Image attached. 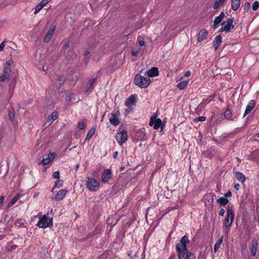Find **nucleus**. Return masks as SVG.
<instances>
[{
    "mask_svg": "<svg viewBox=\"0 0 259 259\" xmlns=\"http://www.w3.org/2000/svg\"><path fill=\"white\" fill-rule=\"evenodd\" d=\"M111 178V171L109 169H105L102 175V181L103 183H107Z\"/></svg>",
    "mask_w": 259,
    "mask_h": 259,
    "instance_id": "9b49d317",
    "label": "nucleus"
},
{
    "mask_svg": "<svg viewBox=\"0 0 259 259\" xmlns=\"http://www.w3.org/2000/svg\"><path fill=\"white\" fill-rule=\"evenodd\" d=\"M221 244L217 242L214 245V252H217L220 248Z\"/></svg>",
    "mask_w": 259,
    "mask_h": 259,
    "instance_id": "a19ab883",
    "label": "nucleus"
},
{
    "mask_svg": "<svg viewBox=\"0 0 259 259\" xmlns=\"http://www.w3.org/2000/svg\"><path fill=\"white\" fill-rule=\"evenodd\" d=\"M235 214L231 207H228L227 211V215L223 223V226L225 228L230 227L234 219Z\"/></svg>",
    "mask_w": 259,
    "mask_h": 259,
    "instance_id": "20e7f679",
    "label": "nucleus"
},
{
    "mask_svg": "<svg viewBox=\"0 0 259 259\" xmlns=\"http://www.w3.org/2000/svg\"><path fill=\"white\" fill-rule=\"evenodd\" d=\"M89 55V52L88 51H85L84 53V56L87 59L88 56Z\"/></svg>",
    "mask_w": 259,
    "mask_h": 259,
    "instance_id": "4d7b16f0",
    "label": "nucleus"
},
{
    "mask_svg": "<svg viewBox=\"0 0 259 259\" xmlns=\"http://www.w3.org/2000/svg\"><path fill=\"white\" fill-rule=\"evenodd\" d=\"M118 154V153L117 151H115L113 155V156L114 158H116Z\"/></svg>",
    "mask_w": 259,
    "mask_h": 259,
    "instance_id": "052dcab7",
    "label": "nucleus"
},
{
    "mask_svg": "<svg viewBox=\"0 0 259 259\" xmlns=\"http://www.w3.org/2000/svg\"><path fill=\"white\" fill-rule=\"evenodd\" d=\"M141 50L140 48L137 49H133L132 51V55L133 56H137L138 54L140 53Z\"/></svg>",
    "mask_w": 259,
    "mask_h": 259,
    "instance_id": "e433bc0d",
    "label": "nucleus"
},
{
    "mask_svg": "<svg viewBox=\"0 0 259 259\" xmlns=\"http://www.w3.org/2000/svg\"><path fill=\"white\" fill-rule=\"evenodd\" d=\"M222 38L221 35L217 36L214 40L213 41V46L214 50L216 51L219 47L221 45L222 42Z\"/></svg>",
    "mask_w": 259,
    "mask_h": 259,
    "instance_id": "aec40b11",
    "label": "nucleus"
},
{
    "mask_svg": "<svg viewBox=\"0 0 259 259\" xmlns=\"http://www.w3.org/2000/svg\"><path fill=\"white\" fill-rule=\"evenodd\" d=\"M69 46V41H65L64 42L63 48L64 49H67Z\"/></svg>",
    "mask_w": 259,
    "mask_h": 259,
    "instance_id": "09e8293b",
    "label": "nucleus"
},
{
    "mask_svg": "<svg viewBox=\"0 0 259 259\" xmlns=\"http://www.w3.org/2000/svg\"><path fill=\"white\" fill-rule=\"evenodd\" d=\"M255 105V102L254 100H251L249 101V102L248 103L246 107V109L243 115V117L246 116L248 114H249L251 112V111L254 107Z\"/></svg>",
    "mask_w": 259,
    "mask_h": 259,
    "instance_id": "ddd939ff",
    "label": "nucleus"
},
{
    "mask_svg": "<svg viewBox=\"0 0 259 259\" xmlns=\"http://www.w3.org/2000/svg\"><path fill=\"white\" fill-rule=\"evenodd\" d=\"M36 225L41 228H46L53 226V221L52 218H49L46 215H44L38 221Z\"/></svg>",
    "mask_w": 259,
    "mask_h": 259,
    "instance_id": "423d86ee",
    "label": "nucleus"
},
{
    "mask_svg": "<svg viewBox=\"0 0 259 259\" xmlns=\"http://www.w3.org/2000/svg\"><path fill=\"white\" fill-rule=\"evenodd\" d=\"M4 198L3 196L0 197V205L3 203V201H4Z\"/></svg>",
    "mask_w": 259,
    "mask_h": 259,
    "instance_id": "e2e57ef3",
    "label": "nucleus"
},
{
    "mask_svg": "<svg viewBox=\"0 0 259 259\" xmlns=\"http://www.w3.org/2000/svg\"><path fill=\"white\" fill-rule=\"evenodd\" d=\"M57 80L59 82L60 85H61L64 83V81L65 80V77L63 76H58Z\"/></svg>",
    "mask_w": 259,
    "mask_h": 259,
    "instance_id": "4c0bfd02",
    "label": "nucleus"
},
{
    "mask_svg": "<svg viewBox=\"0 0 259 259\" xmlns=\"http://www.w3.org/2000/svg\"><path fill=\"white\" fill-rule=\"evenodd\" d=\"M59 171H55L53 174V177L55 179H59Z\"/></svg>",
    "mask_w": 259,
    "mask_h": 259,
    "instance_id": "a18cd8bd",
    "label": "nucleus"
},
{
    "mask_svg": "<svg viewBox=\"0 0 259 259\" xmlns=\"http://www.w3.org/2000/svg\"><path fill=\"white\" fill-rule=\"evenodd\" d=\"M67 192V190L62 189L57 193L54 199L56 201H61L64 198Z\"/></svg>",
    "mask_w": 259,
    "mask_h": 259,
    "instance_id": "2eb2a0df",
    "label": "nucleus"
},
{
    "mask_svg": "<svg viewBox=\"0 0 259 259\" xmlns=\"http://www.w3.org/2000/svg\"><path fill=\"white\" fill-rule=\"evenodd\" d=\"M189 242V238L187 235L184 236L181 239L180 242L176 245V249L178 253L187 254L190 252L187 250L186 243Z\"/></svg>",
    "mask_w": 259,
    "mask_h": 259,
    "instance_id": "f03ea898",
    "label": "nucleus"
},
{
    "mask_svg": "<svg viewBox=\"0 0 259 259\" xmlns=\"http://www.w3.org/2000/svg\"><path fill=\"white\" fill-rule=\"evenodd\" d=\"M191 72H190V71H187V72L185 73V76L186 77H189V76H190L191 75Z\"/></svg>",
    "mask_w": 259,
    "mask_h": 259,
    "instance_id": "6e6d98bb",
    "label": "nucleus"
},
{
    "mask_svg": "<svg viewBox=\"0 0 259 259\" xmlns=\"http://www.w3.org/2000/svg\"><path fill=\"white\" fill-rule=\"evenodd\" d=\"M157 118H155V117H151V119H150V122H149V125L150 126H152L154 125V121L155 120H156Z\"/></svg>",
    "mask_w": 259,
    "mask_h": 259,
    "instance_id": "c03bdc74",
    "label": "nucleus"
},
{
    "mask_svg": "<svg viewBox=\"0 0 259 259\" xmlns=\"http://www.w3.org/2000/svg\"><path fill=\"white\" fill-rule=\"evenodd\" d=\"M79 166V164H77L75 165V169H76V170L78 168Z\"/></svg>",
    "mask_w": 259,
    "mask_h": 259,
    "instance_id": "0e129e2a",
    "label": "nucleus"
},
{
    "mask_svg": "<svg viewBox=\"0 0 259 259\" xmlns=\"http://www.w3.org/2000/svg\"><path fill=\"white\" fill-rule=\"evenodd\" d=\"M56 154L54 153H50L48 154V156L46 158H43L40 161V163L44 165L49 164L52 161L55 157Z\"/></svg>",
    "mask_w": 259,
    "mask_h": 259,
    "instance_id": "4468645a",
    "label": "nucleus"
},
{
    "mask_svg": "<svg viewBox=\"0 0 259 259\" xmlns=\"http://www.w3.org/2000/svg\"><path fill=\"white\" fill-rule=\"evenodd\" d=\"M179 259H195V255L192 252H187V254L178 253Z\"/></svg>",
    "mask_w": 259,
    "mask_h": 259,
    "instance_id": "a211bd4d",
    "label": "nucleus"
},
{
    "mask_svg": "<svg viewBox=\"0 0 259 259\" xmlns=\"http://www.w3.org/2000/svg\"><path fill=\"white\" fill-rule=\"evenodd\" d=\"M86 122L85 121L79 122L77 124V127L79 130H83L86 126Z\"/></svg>",
    "mask_w": 259,
    "mask_h": 259,
    "instance_id": "72a5a7b5",
    "label": "nucleus"
},
{
    "mask_svg": "<svg viewBox=\"0 0 259 259\" xmlns=\"http://www.w3.org/2000/svg\"><path fill=\"white\" fill-rule=\"evenodd\" d=\"M63 181L62 180H58L55 183V186H54L53 189L59 188L63 186Z\"/></svg>",
    "mask_w": 259,
    "mask_h": 259,
    "instance_id": "473e14b6",
    "label": "nucleus"
},
{
    "mask_svg": "<svg viewBox=\"0 0 259 259\" xmlns=\"http://www.w3.org/2000/svg\"><path fill=\"white\" fill-rule=\"evenodd\" d=\"M125 105L128 107H131L132 106L136 105V97L134 95L131 96L126 100L125 103Z\"/></svg>",
    "mask_w": 259,
    "mask_h": 259,
    "instance_id": "6ab92c4d",
    "label": "nucleus"
},
{
    "mask_svg": "<svg viewBox=\"0 0 259 259\" xmlns=\"http://www.w3.org/2000/svg\"><path fill=\"white\" fill-rule=\"evenodd\" d=\"M5 47V41L2 42L0 44V51H3Z\"/></svg>",
    "mask_w": 259,
    "mask_h": 259,
    "instance_id": "8fccbe9b",
    "label": "nucleus"
},
{
    "mask_svg": "<svg viewBox=\"0 0 259 259\" xmlns=\"http://www.w3.org/2000/svg\"><path fill=\"white\" fill-rule=\"evenodd\" d=\"M95 131L96 129L95 127L91 128L87 133V135L85 139V141L89 140L90 139H91V138L94 135Z\"/></svg>",
    "mask_w": 259,
    "mask_h": 259,
    "instance_id": "bb28decb",
    "label": "nucleus"
},
{
    "mask_svg": "<svg viewBox=\"0 0 259 259\" xmlns=\"http://www.w3.org/2000/svg\"><path fill=\"white\" fill-rule=\"evenodd\" d=\"M145 74L149 78V77L156 76L159 74L158 69L157 68L154 67L148 70Z\"/></svg>",
    "mask_w": 259,
    "mask_h": 259,
    "instance_id": "f3484780",
    "label": "nucleus"
},
{
    "mask_svg": "<svg viewBox=\"0 0 259 259\" xmlns=\"http://www.w3.org/2000/svg\"><path fill=\"white\" fill-rule=\"evenodd\" d=\"M188 83V80L182 81L177 84V88L180 90H184L187 87Z\"/></svg>",
    "mask_w": 259,
    "mask_h": 259,
    "instance_id": "cd10ccee",
    "label": "nucleus"
},
{
    "mask_svg": "<svg viewBox=\"0 0 259 259\" xmlns=\"http://www.w3.org/2000/svg\"><path fill=\"white\" fill-rule=\"evenodd\" d=\"M217 202L219 203L220 205H225L229 202V200L227 198L222 197L217 200Z\"/></svg>",
    "mask_w": 259,
    "mask_h": 259,
    "instance_id": "c85d7f7f",
    "label": "nucleus"
},
{
    "mask_svg": "<svg viewBox=\"0 0 259 259\" xmlns=\"http://www.w3.org/2000/svg\"><path fill=\"white\" fill-rule=\"evenodd\" d=\"M162 121L160 118H157L154 121L153 127L155 130H158L161 125Z\"/></svg>",
    "mask_w": 259,
    "mask_h": 259,
    "instance_id": "2f4dec72",
    "label": "nucleus"
},
{
    "mask_svg": "<svg viewBox=\"0 0 259 259\" xmlns=\"http://www.w3.org/2000/svg\"><path fill=\"white\" fill-rule=\"evenodd\" d=\"M255 136L257 137V138H259V133L256 134Z\"/></svg>",
    "mask_w": 259,
    "mask_h": 259,
    "instance_id": "69168bd1",
    "label": "nucleus"
},
{
    "mask_svg": "<svg viewBox=\"0 0 259 259\" xmlns=\"http://www.w3.org/2000/svg\"><path fill=\"white\" fill-rule=\"evenodd\" d=\"M226 1V0H216L213 4V8L217 10L221 7Z\"/></svg>",
    "mask_w": 259,
    "mask_h": 259,
    "instance_id": "a878e982",
    "label": "nucleus"
},
{
    "mask_svg": "<svg viewBox=\"0 0 259 259\" xmlns=\"http://www.w3.org/2000/svg\"><path fill=\"white\" fill-rule=\"evenodd\" d=\"M139 45L140 46L142 47L145 45V42L144 40H141L139 42Z\"/></svg>",
    "mask_w": 259,
    "mask_h": 259,
    "instance_id": "5fc2aeb1",
    "label": "nucleus"
},
{
    "mask_svg": "<svg viewBox=\"0 0 259 259\" xmlns=\"http://www.w3.org/2000/svg\"><path fill=\"white\" fill-rule=\"evenodd\" d=\"M119 112L118 111H114L110 114L109 119L111 124L116 126L119 123Z\"/></svg>",
    "mask_w": 259,
    "mask_h": 259,
    "instance_id": "9d476101",
    "label": "nucleus"
},
{
    "mask_svg": "<svg viewBox=\"0 0 259 259\" xmlns=\"http://www.w3.org/2000/svg\"><path fill=\"white\" fill-rule=\"evenodd\" d=\"M231 195H232V193L230 191H228V192L225 194V197H226V198L229 197H231Z\"/></svg>",
    "mask_w": 259,
    "mask_h": 259,
    "instance_id": "3c124183",
    "label": "nucleus"
},
{
    "mask_svg": "<svg viewBox=\"0 0 259 259\" xmlns=\"http://www.w3.org/2000/svg\"><path fill=\"white\" fill-rule=\"evenodd\" d=\"M250 7V3L248 2H246L244 5V9L247 11L249 10Z\"/></svg>",
    "mask_w": 259,
    "mask_h": 259,
    "instance_id": "79ce46f5",
    "label": "nucleus"
},
{
    "mask_svg": "<svg viewBox=\"0 0 259 259\" xmlns=\"http://www.w3.org/2000/svg\"><path fill=\"white\" fill-rule=\"evenodd\" d=\"M258 246V241L257 238H253L251 242V247L250 251L253 256H255L257 252V248Z\"/></svg>",
    "mask_w": 259,
    "mask_h": 259,
    "instance_id": "f8f14e48",
    "label": "nucleus"
},
{
    "mask_svg": "<svg viewBox=\"0 0 259 259\" xmlns=\"http://www.w3.org/2000/svg\"><path fill=\"white\" fill-rule=\"evenodd\" d=\"M240 0H231V8L234 11H237L240 7Z\"/></svg>",
    "mask_w": 259,
    "mask_h": 259,
    "instance_id": "b1692460",
    "label": "nucleus"
},
{
    "mask_svg": "<svg viewBox=\"0 0 259 259\" xmlns=\"http://www.w3.org/2000/svg\"><path fill=\"white\" fill-rule=\"evenodd\" d=\"M134 81L135 85L141 88H146L150 83V79L146 76V74L144 76H141L139 74H136Z\"/></svg>",
    "mask_w": 259,
    "mask_h": 259,
    "instance_id": "f257e3e1",
    "label": "nucleus"
},
{
    "mask_svg": "<svg viewBox=\"0 0 259 259\" xmlns=\"http://www.w3.org/2000/svg\"><path fill=\"white\" fill-rule=\"evenodd\" d=\"M224 116L227 119L232 120L231 118L232 112H231V110H230V109H228L224 112Z\"/></svg>",
    "mask_w": 259,
    "mask_h": 259,
    "instance_id": "7c9ffc66",
    "label": "nucleus"
},
{
    "mask_svg": "<svg viewBox=\"0 0 259 259\" xmlns=\"http://www.w3.org/2000/svg\"><path fill=\"white\" fill-rule=\"evenodd\" d=\"M97 78L94 77L89 80V82L87 85V88L85 89V92H89L90 90L93 88V85L94 83L96 81Z\"/></svg>",
    "mask_w": 259,
    "mask_h": 259,
    "instance_id": "5701e85b",
    "label": "nucleus"
},
{
    "mask_svg": "<svg viewBox=\"0 0 259 259\" xmlns=\"http://www.w3.org/2000/svg\"><path fill=\"white\" fill-rule=\"evenodd\" d=\"M235 176L236 178L239 182L243 183L245 181V177L243 174L239 172H236L235 174Z\"/></svg>",
    "mask_w": 259,
    "mask_h": 259,
    "instance_id": "c756f323",
    "label": "nucleus"
},
{
    "mask_svg": "<svg viewBox=\"0 0 259 259\" xmlns=\"http://www.w3.org/2000/svg\"><path fill=\"white\" fill-rule=\"evenodd\" d=\"M205 120H206V117L205 116H200V117H197L196 118H195L194 121L196 122H198V121H204Z\"/></svg>",
    "mask_w": 259,
    "mask_h": 259,
    "instance_id": "ea45409f",
    "label": "nucleus"
},
{
    "mask_svg": "<svg viewBox=\"0 0 259 259\" xmlns=\"http://www.w3.org/2000/svg\"><path fill=\"white\" fill-rule=\"evenodd\" d=\"M235 25V23L234 18H229L226 24L224 26H222L219 30V31L229 32L234 28Z\"/></svg>",
    "mask_w": 259,
    "mask_h": 259,
    "instance_id": "0eeeda50",
    "label": "nucleus"
},
{
    "mask_svg": "<svg viewBox=\"0 0 259 259\" xmlns=\"http://www.w3.org/2000/svg\"><path fill=\"white\" fill-rule=\"evenodd\" d=\"M128 138L127 132L125 130L118 132L116 135L117 142L121 145L125 143Z\"/></svg>",
    "mask_w": 259,
    "mask_h": 259,
    "instance_id": "6e6552de",
    "label": "nucleus"
},
{
    "mask_svg": "<svg viewBox=\"0 0 259 259\" xmlns=\"http://www.w3.org/2000/svg\"><path fill=\"white\" fill-rule=\"evenodd\" d=\"M234 188L236 190H238L240 189V185L239 184H235Z\"/></svg>",
    "mask_w": 259,
    "mask_h": 259,
    "instance_id": "864d4df0",
    "label": "nucleus"
},
{
    "mask_svg": "<svg viewBox=\"0 0 259 259\" xmlns=\"http://www.w3.org/2000/svg\"><path fill=\"white\" fill-rule=\"evenodd\" d=\"M259 8V2H255L252 4V9L253 11H256Z\"/></svg>",
    "mask_w": 259,
    "mask_h": 259,
    "instance_id": "c9c22d12",
    "label": "nucleus"
},
{
    "mask_svg": "<svg viewBox=\"0 0 259 259\" xmlns=\"http://www.w3.org/2000/svg\"><path fill=\"white\" fill-rule=\"evenodd\" d=\"M225 17H226V16L225 13L223 12H221L219 16L215 17L213 24L210 25L211 28L213 29H215L218 27L219 24L222 23L223 19Z\"/></svg>",
    "mask_w": 259,
    "mask_h": 259,
    "instance_id": "1a4fd4ad",
    "label": "nucleus"
},
{
    "mask_svg": "<svg viewBox=\"0 0 259 259\" xmlns=\"http://www.w3.org/2000/svg\"><path fill=\"white\" fill-rule=\"evenodd\" d=\"M223 236H222L217 242L221 244L223 241Z\"/></svg>",
    "mask_w": 259,
    "mask_h": 259,
    "instance_id": "13d9d810",
    "label": "nucleus"
},
{
    "mask_svg": "<svg viewBox=\"0 0 259 259\" xmlns=\"http://www.w3.org/2000/svg\"><path fill=\"white\" fill-rule=\"evenodd\" d=\"M86 185L90 191H96L100 187L99 183L95 179L91 177L87 178Z\"/></svg>",
    "mask_w": 259,
    "mask_h": 259,
    "instance_id": "39448f33",
    "label": "nucleus"
},
{
    "mask_svg": "<svg viewBox=\"0 0 259 259\" xmlns=\"http://www.w3.org/2000/svg\"><path fill=\"white\" fill-rule=\"evenodd\" d=\"M14 117V113L13 112L10 111L9 112V118L10 119L12 120Z\"/></svg>",
    "mask_w": 259,
    "mask_h": 259,
    "instance_id": "49530a36",
    "label": "nucleus"
},
{
    "mask_svg": "<svg viewBox=\"0 0 259 259\" xmlns=\"http://www.w3.org/2000/svg\"><path fill=\"white\" fill-rule=\"evenodd\" d=\"M207 103H206V102H202L201 103H200L199 105L197 106V107L195 108V113L198 115L200 114L202 112V111L204 109Z\"/></svg>",
    "mask_w": 259,
    "mask_h": 259,
    "instance_id": "4be33fe9",
    "label": "nucleus"
},
{
    "mask_svg": "<svg viewBox=\"0 0 259 259\" xmlns=\"http://www.w3.org/2000/svg\"><path fill=\"white\" fill-rule=\"evenodd\" d=\"M225 213V210L224 208H221L219 211V215L223 216Z\"/></svg>",
    "mask_w": 259,
    "mask_h": 259,
    "instance_id": "de8ad7c7",
    "label": "nucleus"
},
{
    "mask_svg": "<svg viewBox=\"0 0 259 259\" xmlns=\"http://www.w3.org/2000/svg\"><path fill=\"white\" fill-rule=\"evenodd\" d=\"M13 63L12 59L9 60L6 62L4 67V74L0 76V82H4L9 79L11 73V66Z\"/></svg>",
    "mask_w": 259,
    "mask_h": 259,
    "instance_id": "7ed1b4c3",
    "label": "nucleus"
},
{
    "mask_svg": "<svg viewBox=\"0 0 259 259\" xmlns=\"http://www.w3.org/2000/svg\"><path fill=\"white\" fill-rule=\"evenodd\" d=\"M43 8L42 6L39 3L35 7V11L34 13L35 14L38 13Z\"/></svg>",
    "mask_w": 259,
    "mask_h": 259,
    "instance_id": "f704fd0d",
    "label": "nucleus"
},
{
    "mask_svg": "<svg viewBox=\"0 0 259 259\" xmlns=\"http://www.w3.org/2000/svg\"><path fill=\"white\" fill-rule=\"evenodd\" d=\"M19 195H16L15 196L12 200L11 201H10V204L11 205H13L17 201V200H18L19 199Z\"/></svg>",
    "mask_w": 259,
    "mask_h": 259,
    "instance_id": "58836bf2",
    "label": "nucleus"
},
{
    "mask_svg": "<svg viewBox=\"0 0 259 259\" xmlns=\"http://www.w3.org/2000/svg\"><path fill=\"white\" fill-rule=\"evenodd\" d=\"M51 0H41V1L39 3V4L44 7L48 3L50 2Z\"/></svg>",
    "mask_w": 259,
    "mask_h": 259,
    "instance_id": "37998d69",
    "label": "nucleus"
},
{
    "mask_svg": "<svg viewBox=\"0 0 259 259\" xmlns=\"http://www.w3.org/2000/svg\"><path fill=\"white\" fill-rule=\"evenodd\" d=\"M207 34V32L205 29H201L198 34L197 41L198 42L202 41L203 40L204 37H205Z\"/></svg>",
    "mask_w": 259,
    "mask_h": 259,
    "instance_id": "412c9836",
    "label": "nucleus"
},
{
    "mask_svg": "<svg viewBox=\"0 0 259 259\" xmlns=\"http://www.w3.org/2000/svg\"><path fill=\"white\" fill-rule=\"evenodd\" d=\"M55 29V27H51L50 29L49 30L48 32L46 34V35L45 36L44 38V41L45 42H49L51 38L52 37V36L54 34V31Z\"/></svg>",
    "mask_w": 259,
    "mask_h": 259,
    "instance_id": "dca6fc26",
    "label": "nucleus"
},
{
    "mask_svg": "<svg viewBox=\"0 0 259 259\" xmlns=\"http://www.w3.org/2000/svg\"><path fill=\"white\" fill-rule=\"evenodd\" d=\"M58 117V112L56 111H54L52 112L50 116L48 117V121L52 123L54 121H55Z\"/></svg>",
    "mask_w": 259,
    "mask_h": 259,
    "instance_id": "393cba45",
    "label": "nucleus"
},
{
    "mask_svg": "<svg viewBox=\"0 0 259 259\" xmlns=\"http://www.w3.org/2000/svg\"><path fill=\"white\" fill-rule=\"evenodd\" d=\"M168 259H175V255L174 254H171Z\"/></svg>",
    "mask_w": 259,
    "mask_h": 259,
    "instance_id": "680f3d73",
    "label": "nucleus"
},
{
    "mask_svg": "<svg viewBox=\"0 0 259 259\" xmlns=\"http://www.w3.org/2000/svg\"><path fill=\"white\" fill-rule=\"evenodd\" d=\"M23 223H20V221H17L16 222V225L18 226V227H20L21 225H23Z\"/></svg>",
    "mask_w": 259,
    "mask_h": 259,
    "instance_id": "bf43d9fd",
    "label": "nucleus"
},
{
    "mask_svg": "<svg viewBox=\"0 0 259 259\" xmlns=\"http://www.w3.org/2000/svg\"><path fill=\"white\" fill-rule=\"evenodd\" d=\"M241 247L242 250H245L247 248V244L246 243H242Z\"/></svg>",
    "mask_w": 259,
    "mask_h": 259,
    "instance_id": "603ef678",
    "label": "nucleus"
}]
</instances>
